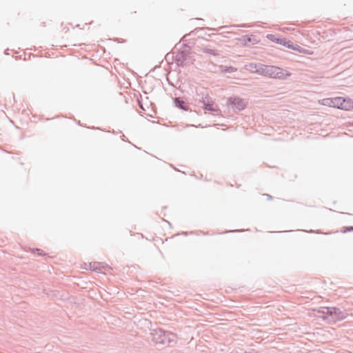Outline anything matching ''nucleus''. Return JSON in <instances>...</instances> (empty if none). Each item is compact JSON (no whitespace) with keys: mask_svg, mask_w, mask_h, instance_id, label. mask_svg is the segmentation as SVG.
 I'll return each mask as SVG.
<instances>
[{"mask_svg":"<svg viewBox=\"0 0 353 353\" xmlns=\"http://www.w3.org/2000/svg\"><path fill=\"white\" fill-rule=\"evenodd\" d=\"M243 41H245V43H246V41L250 42L251 41V39L248 37V38H246V41H245V39H243Z\"/></svg>","mask_w":353,"mask_h":353,"instance_id":"nucleus-7","label":"nucleus"},{"mask_svg":"<svg viewBox=\"0 0 353 353\" xmlns=\"http://www.w3.org/2000/svg\"><path fill=\"white\" fill-rule=\"evenodd\" d=\"M335 101L336 102V108L346 111L353 109V99H352L338 97V100Z\"/></svg>","mask_w":353,"mask_h":353,"instance_id":"nucleus-4","label":"nucleus"},{"mask_svg":"<svg viewBox=\"0 0 353 353\" xmlns=\"http://www.w3.org/2000/svg\"><path fill=\"white\" fill-rule=\"evenodd\" d=\"M319 312L323 314L324 319L332 317L335 321L344 319L347 316L344 312L341 311L336 307H322Z\"/></svg>","mask_w":353,"mask_h":353,"instance_id":"nucleus-3","label":"nucleus"},{"mask_svg":"<svg viewBox=\"0 0 353 353\" xmlns=\"http://www.w3.org/2000/svg\"><path fill=\"white\" fill-rule=\"evenodd\" d=\"M38 252H39V254H42L41 252H40V250H38Z\"/></svg>","mask_w":353,"mask_h":353,"instance_id":"nucleus-9","label":"nucleus"},{"mask_svg":"<svg viewBox=\"0 0 353 353\" xmlns=\"http://www.w3.org/2000/svg\"><path fill=\"white\" fill-rule=\"evenodd\" d=\"M267 38L274 43H279L299 52L307 53L309 54H312L311 52H308L306 50L302 48L301 46L298 45H294L290 41L287 40L285 38H279L276 35L272 34H268Z\"/></svg>","mask_w":353,"mask_h":353,"instance_id":"nucleus-2","label":"nucleus"},{"mask_svg":"<svg viewBox=\"0 0 353 353\" xmlns=\"http://www.w3.org/2000/svg\"><path fill=\"white\" fill-rule=\"evenodd\" d=\"M260 72L264 76L277 79H285L289 76L286 70L275 66L265 65L261 68Z\"/></svg>","mask_w":353,"mask_h":353,"instance_id":"nucleus-1","label":"nucleus"},{"mask_svg":"<svg viewBox=\"0 0 353 353\" xmlns=\"http://www.w3.org/2000/svg\"><path fill=\"white\" fill-rule=\"evenodd\" d=\"M335 100H338V97L325 99L322 101V104L330 107L336 108V102Z\"/></svg>","mask_w":353,"mask_h":353,"instance_id":"nucleus-5","label":"nucleus"},{"mask_svg":"<svg viewBox=\"0 0 353 353\" xmlns=\"http://www.w3.org/2000/svg\"><path fill=\"white\" fill-rule=\"evenodd\" d=\"M267 197L268 199H270L271 198L270 195H267Z\"/></svg>","mask_w":353,"mask_h":353,"instance_id":"nucleus-10","label":"nucleus"},{"mask_svg":"<svg viewBox=\"0 0 353 353\" xmlns=\"http://www.w3.org/2000/svg\"><path fill=\"white\" fill-rule=\"evenodd\" d=\"M90 269H92V270H98L100 269V265L99 263L97 262H93L92 263H91L90 264Z\"/></svg>","mask_w":353,"mask_h":353,"instance_id":"nucleus-6","label":"nucleus"},{"mask_svg":"<svg viewBox=\"0 0 353 353\" xmlns=\"http://www.w3.org/2000/svg\"><path fill=\"white\" fill-rule=\"evenodd\" d=\"M38 252H39V254H42L41 252H40V250H38Z\"/></svg>","mask_w":353,"mask_h":353,"instance_id":"nucleus-8","label":"nucleus"}]
</instances>
